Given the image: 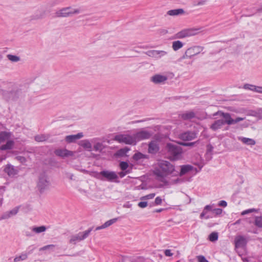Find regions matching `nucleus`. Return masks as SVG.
<instances>
[{"label":"nucleus","instance_id":"f257e3e1","mask_svg":"<svg viewBox=\"0 0 262 262\" xmlns=\"http://www.w3.org/2000/svg\"><path fill=\"white\" fill-rule=\"evenodd\" d=\"M159 167L154 171V174L159 181L166 183L165 178L174 170V166L169 162L161 160L158 162Z\"/></svg>","mask_w":262,"mask_h":262},{"label":"nucleus","instance_id":"f03ea898","mask_svg":"<svg viewBox=\"0 0 262 262\" xmlns=\"http://www.w3.org/2000/svg\"><path fill=\"white\" fill-rule=\"evenodd\" d=\"M93 176L97 179L102 181L118 182V176L114 171L104 170L100 172H94Z\"/></svg>","mask_w":262,"mask_h":262},{"label":"nucleus","instance_id":"7ed1b4c3","mask_svg":"<svg viewBox=\"0 0 262 262\" xmlns=\"http://www.w3.org/2000/svg\"><path fill=\"white\" fill-rule=\"evenodd\" d=\"M82 12L81 8L69 6L63 7L55 12V16L57 17H70L78 15Z\"/></svg>","mask_w":262,"mask_h":262},{"label":"nucleus","instance_id":"20e7f679","mask_svg":"<svg viewBox=\"0 0 262 262\" xmlns=\"http://www.w3.org/2000/svg\"><path fill=\"white\" fill-rule=\"evenodd\" d=\"M166 149L169 159L172 161L178 160L181 158L182 149L180 145L174 143H168L166 144Z\"/></svg>","mask_w":262,"mask_h":262},{"label":"nucleus","instance_id":"39448f33","mask_svg":"<svg viewBox=\"0 0 262 262\" xmlns=\"http://www.w3.org/2000/svg\"><path fill=\"white\" fill-rule=\"evenodd\" d=\"M51 185V182L49 177L45 173L40 174L38 177L37 183L38 190L42 193L48 189Z\"/></svg>","mask_w":262,"mask_h":262},{"label":"nucleus","instance_id":"423d86ee","mask_svg":"<svg viewBox=\"0 0 262 262\" xmlns=\"http://www.w3.org/2000/svg\"><path fill=\"white\" fill-rule=\"evenodd\" d=\"M113 140L120 143H124L128 145L136 144L134 135L118 134L114 137Z\"/></svg>","mask_w":262,"mask_h":262},{"label":"nucleus","instance_id":"0eeeda50","mask_svg":"<svg viewBox=\"0 0 262 262\" xmlns=\"http://www.w3.org/2000/svg\"><path fill=\"white\" fill-rule=\"evenodd\" d=\"M91 230V229H88L84 232H79L76 234L72 235L69 241L70 243L75 245L77 242L84 239L89 236Z\"/></svg>","mask_w":262,"mask_h":262},{"label":"nucleus","instance_id":"6e6552de","mask_svg":"<svg viewBox=\"0 0 262 262\" xmlns=\"http://www.w3.org/2000/svg\"><path fill=\"white\" fill-rule=\"evenodd\" d=\"M196 34V30L193 28L185 29L181 30V31L177 33L174 35V38L182 39L191 36L195 35Z\"/></svg>","mask_w":262,"mask_h":262},{"label":"nucleus","instance_id":"1a4fd4ad","mask_svg":"<svg viewBox=\"0 0 262 262\" xmlns=\"http://www.w3.org/2000/svg\"><path fill=\"white\" fill-rule=\"evenodd\" d=\"M151 136V132L145 129H142L134 134L135 143L136 144L137 142L139 141L148 139Z\"/></svg>","mask_w":262,"mask_h":262},{"label":"nucleus","instance_id":"9d476101","mask_svg":"<svg viewBox=\"0 0 262 262\" xmlns=\"http://www.w3.org/2000/svg\"><path fill=\"white\" fill-rule=\"evenodd\" d=\"M54 153L58 157L65 158L74 156L76 152L69 150L66 148H58L54 151Z\"/></svg>","mask_w":262,"mask_h":262},{"label":"nucleus","instance_id":"9b49d317","mask_svg":"<svg viewBox=\"0 0 262 262\" xmlns=\"http://www.w3.org/2000/svg\"><path fill=\"white\" fill-rule=\"evenodd\" d=\"M216 115H219L221 117H222L224 119V124H227L228 125H232L233 124V119H232L231 117V115L229 113H223L221 111H218L215 113L213 114V116H215Z\"/></svg>","mask_w":262,"mask_h":262},{"label":"nucleus","instance_id":"f8f14e48","mask_svg":"<svg viewBox=\"0 0 262 262\" xmlns=\"http://www.w3.org/2000/svg\"><path fill=\"white\" fill-rule=\"evenodd\" d=\"M147 55L155 59H159L165 56L167 54V52L165 51L159 50H150L146 52Z\"/></svg>","mask_w":262,"mask_h":262},{"label":"nucleus","instance_id":"ddd939ff","mask_svg":"<svg viewBox=\"0 0 262 262\" xmlns=\"http://www.w3.org/2000/svg\"><path fill=\"white\" fill-rule=\"evenodd\" d=\"M247 243V239L242 235L236 236L235 238L234 244L235 249L244 248Z\"/></svg>","mask_w":262,"mask_h":262},{"label":"nucleus","instance_id":"4468645a","mask_svg":"<svg viewBox=\"0 0 262 262\" xmlns=\"http://www.w3.org/2000/svg\"><path fill=\"white\" fill-rule=\"evenodd\" d=\"M19 92L17 90L5 91L3 96L7 100H14L18 97Z\"/></svg>","mask_w":262,"mask_h":262},{"label":"nucleus","instance_id":"2eb2a0df","mask_svg":"<svg viewBox=\"0 0 262 262\" xmlns=\"http://www.w3.org/2000/svg\"><path fill=\"white\" fill-rule=\"evenodd\" d=\"M4 171L9 177H12L18 173L19 169L17 167L9 164L5 167Z\"/></svg>","mask_w":262,"mask_h":262},{"label":"nucleus","instance_id":"dca6fc26","mask_svg":"<svg viewBox=\"0 0 262 262\" xmlns=\"http://www.w3.org/2000/svg\"><path fill=\"white\" fill-rule=\"evenodd\" d=\"M168 79L166 76L156 74L151 77V81L155 84H164Z\"/></svg>","mask_w":262,"mask_h":262},{"label":"nucleus","instance_id":"f3484780","mask_svg":"<svg viewBox=\"0 0 262 262\" xmlns=\"http://www.w3.org/2000/svg\"><path fill=\"white\" fill-rule=\"evenodd\" d=\"M212 210V205H206L202 212L200 214V218L201 219H208L211 217H213V215H211L210 213H209V212H211Z\"/></svg>","mask_w":262,"mask_h":262},{"label":"nucleus","instance_id":"a211bd4d","mask_svg":"<svg viewBox=\"0 0 262 262\" xmlns=\"http://www.w3.org/2000/svg\"><path fill=\"white\" fill-rule=\"evenodd\" d=\"M19 208V207H16L10 211L5 212L0 217V220L8 219L15 215L18 213Z\"/></svg>","mask_w":262,"mask_h":262},{"label":"nucleus","instance_id":"6ab92c4d","mask_svg":"<svg viewBox=\"0 0 262 262\" xmlns=\"http://www.w3.org/2000/svg\"><path fill=\"white\" fill-rule=\"evenodd\" d=\"M91 142L94 143L93 148L96 151L101 152L105 147L103 143L99 141V138H93Z\"/></svg>","mask_w":262,"mask_h":262},{"label":"nucleus","instance_id":"aec40b11","mask_svg":"<svg viewBox=\"0 0 262 262\" xmlns=\"http://www.w3.org/2000/svg\"><path fill=\"white\" fill-rule=\"evenodd\" d=\"M195 114L194 112L186 111L179 114V117L184 120H189L195 117Z\"/></svg>","mask_w":262,"mask_h":262},{"label":"nucleus","instance_id":"412c9836","mask_svg":"<svg viewBox=\"0 0 262 262\" xmlns=\"http://www.w3.org/2000/svg\"><path fill=\"white\" fill-rule=\"evenodd\" d=\"M159 150L158 143L157 141H151L148 144V152L150 154H156Z\"/></svg>","mask_w":262,"mask_h":262},{"label":"nucleus","instance_id":"4be33fe9","mask_svg":"<svg viewBox=\"0 0 262 262\" xmlns=\"http://www.w3.org/2000/svg\"><path fill=\"white\" fill-rule=\"evenodd\" d=\"M83 137V134L82 133H79L76 135H71L67 136L65 138V140L68 143H72L76 141L77 140H78L79 139H81Z\"/></svg>","mask_w":262,"mask_h":262},{"label":"nucleus","instance_id":"5701e85b","mask_svg":"<svg viewBox=\"0 0 262 262\" xmlns=\"http://www.w3.org/2000/svg\"><path fill=\"white\" fill-rule=\"evenodd\" d=\"M185 13L184 10L182 8L170 10L166 13L167 15L171 16H177L184 14Z\"/></svg>","mask_w":262,"mask_h":262},{"label":"nucleus","instance_id":"b1692460","mask_svg":"<svg viewBox=\"0 0 262 262\" xmlns=\"http://www.w3.org/2000/svg\"><path fill=\"white\" fill-rule=\"evenodd\" d=\"M224 125L223 119H219L214 122L210 126V128L214 131L222 127Z\"/></svg>","mask_w":262,"mask_h":262},{"label":"nucleus","instance_id":"393cba45","mask_svg":"<svg viewBox=\"0 0 262 262\" xmlns=\"http://www.w3.org/2000/svg\"><path fill=\"white\" fill-rule=\"evenodd\" d=\"M195 136V134L192 132H185L181 134L180 135V138L183 140H191L193 138H194Z\"/></svg>","mask_w":262,"mask_h":262},{"label":"nucleus","instance_id":"a878e982","mask_svg":"<svg viewBox=\"0 0 262 262\" xmlns=\"http://www.w3.org/2000/svg\"><path fill=\"white\" fill-rule=\"evenodd\" d=\"M244 88L262 94V86H257L251 84H246L244 85Z\"/></svg>","mask_w":262,"mask_h":262},{"label":"nucleus","instance_id":"bb28decb","mask_svg":"<svg viewBox=\"0 0 262 262\" xmlns=\"http://www.w3.org/2000/svg\"><path fill=\"white\" fill-rule=\"evenodd\" d=\"M238 139L242 141L243 143L248 145H254L256 143L254 139L251 138L239 137Z\"/></svg>","mask_w":262,"mask_h":262},{"label":"nucleus","instance_id":"cd10ccee","mask_svg":"<svg viewBox=\"0 0 262 262\" xmlns=\"http://www.w3.org/2000/svg\"><path fill=\"white\" fill-rule=\"evenodd\" d=\"M79 145L83 147L84 148L87 149L88 151H91L92 149V146L91 142L88 140H81Z\"/></svg>","mask_w":262,"mask_h":262},{"label":"nucleus","instance_id":"c85d7f7f","mask_svg":"<svg viewBox=\"0 0 262 262\" xmlns=\"http://www.w3.org/2000/svg\"><path fill=\"white\" fill-rule=\"evenodd\" d=\"M117 221V218L111 219L109 221H106L104 224H103L102 225L98 226L96 228V230H98L100 229H102L105 228H107L109 227L110 226L112 225L114 223H116Z\"/></svg>","mask_w":262,"mask_h":262},{"label":"nucleus","instance_id":"c756f323","mask_svg":"<svg viewBox=\"0 0 262 262\" xmlns=\"http://www.w3.org/2000/svg\"><path fill=\"white\" fill-rule=\"evenodd\" d=\"M11 134L7 132H1L0 133V144L9 140L11 137Z\"/></svg>","mask_w":262,"mask_h":262},{"label":"nucleus","instance_id":"7c9ffc66","mask_svg":"<svg viewBox=\"0 0 262 262\" xmlns=\"http://www.w3.org/2000/svg\"><path fill=\"white\" fill-rule=\"evenodd\" d=\"M7 141L5 144H4L0 147L1 150H4L11 149L13 148L14 143V141L9 139Z\"/></svg>","mask_w":262,"mask_h":262},{"label":"nucleus","instance_id":"2f4dec72","mask_svg":"<svg viewBox=\"0 0 262 262\" xmlns=\"http://www.w3.org/2000/svg\"><path fill=\"white\" fill-rule=\"evenodd\" d=\"M195 54V48H190L186 51L185 55L183 56V58H191Z\"/></svg>","mask_w":262,"mask_h":262},{"label":"nucleus","instance_id":"473e14b6","mask_svg":"<svg viewBox=\"0 0 262 262\" xmlns=\"http://www.w3.org/2000/svg\"><path fill=\"white\" fill-rule=\"evenodd\" d=\"M192 169V166L189 165H183L181 166L180 175L183 176L190 171Z\"/></svg>","mask_w":262,"mask_h":262},{"label":"nucleus","instance_id":"72a5a7b5","mask_svg":"<svg viewBox=\"0 0 262 262\" xmlns=\"http://www.w3.org/2000/svg\"><path fill=\"white\" fill-rule=\"evenodd\" d=\"M183 47V43L180 40L174 41L172 43V49L176 51Z\"/></svg>","mask_w":262,"mask_h":262},{"label":"nucleus","instance_id":"f704fd0d","mask_svg":"<svg viewBox=\"0 0 262 262\" xmlns=\"http://www.w3.org/2000/svg\"><path fill=\"white\" fill-rule=\"evenodd\" d=\"M31 230L37 234L45 232L47 228L45 226L39 227H32L30 228Z\"/></svg>","mask_w":262,"mask_h":262},{"label":"nucleus","instance_id":"c9c22d12","mask_svg":"<svg viewBox=\"0 0 262 262\" xmlns=\"http://www.w3.org/2000/svg\"><path fill=\"white\" fill-rule=\"evenodd\" d=\"M219 233L217 232H212L208 236V239L211 242L214 243L218 240Z\"/></svg>","mask_w":262,"mask_h":262},{"label":"nucleus","instance_id":"e433bc0d","mask_svg":"<svg viewBox=\"0 0 262 262\" xmlns=\"http://www.w3.org/2000/svg\"><path fill=\"white\" fill-rule=\"evenodd\" d=\"M7 57L10 61L13 62H17L20 60L19 56L12 54H8L7 55Z\"/></svg>","mask_w":262,"mask_h":262},{"label":"nucleus","instance_id":"4c0bfd02","mask_svg":"<svg viewBox=\"0 0 262 262\" xmlns=\"http://www.w3.org/2000/svg\"><path fill=\"white\" fill-rule=\"evenodd\" d=\"M28 255L27 253H21L19 256H16L14 259V262H18L21 260H25L27 258Z\"/></svg>","mask_w":262,"mask_h":262},{"label":"nucleus","instance_id":"58836bf2","mask_svg":"<svg viewBox=\"0 0 262 262\" xmlns=\"http://www.w3.org/2000/svg\"><path fill=\"white\" fill-rule=\"evenodd\" d=\"M254 224L259 228H262V216H255Z\"/></svg>","mask_w":262,"mask_h":262},{"label":"nucleus","instance_id":"ea45409f","mask_svg":"<svg viewBox=\"0 0 262 262\" xmlns=\"http://www.w3.org/2000/svg\"><path fill=\"white\" fill-rule=\"evenodd\" d=\"M48 137L45 135H39L35 137V140L37 142H43L47 140Z\"/></svg>","mask_w":262,"mask_h":262},{"label":"nucleus","instance_id":"a19ab883","mask_svg":"<svg viewBox=\"0 0 262 262\" xmlns=\"http://www.w3.org/2000/svg\"><path fill=\"white\" fill-rule=\"evenodd\" d=\"M146 157V156L145 155L139 152L134 154L133 156V159L136 161H138L142 159H144Z\"/></svg>","mask_w":262,"mask_h":262},{"label":"nucleus","instance_id":"79ce46f5","mask_svg":"<svg viewBox=\"0 0 262 262\" xmlns=\"http://www.w3.org/2000/svg\"><path fill=\"white\" fill-rule=\"evenodd\" d=\"M222 212H223L222 209H221V208L213 209V206H212L211 212L212 214H214V216L221 214Z\"/></svg>","mask_w":262,"mask_h":262},{"label":"nucleus","instance_id":"37998d69","mask_svg":"<svg viewBox=\"0 0 262 262\" xmlns=\"http://www.w3.org/2000/svg\"><path fill=\"white\" fill-rule=\"evenodd\" d=\"M15 159L23 164H25L27 159L25 157L21 156H16Z\"/></svg>","mask_w":262,"mask_h":262},{"label":"nucleus","instance_id":"c03bdc74","mask_svg":"<svg viewBox=\"0 0 262 262\" xmlns=\"http://www.w3.org/2000/svg\"><path fill=\"white\" fill-rule=\"evenodd\" d=\"M156 195L155 193H150L146 195L143 196L140 198L141 200H146L153 199Z\"/></svg>","mask_w":262,"mask_h":262},{"label":"nucleus","instance_id":"a18cd8bd","mask_svg":"<svg viewBox=\"0 0 262 262\" xmlns=\"http://www.w3.org/2000/svg\"><path fill=\"white\" fill-rule=\"evenodd\" d=\"M120 167L122 170H125L128 167V164L126 162H121L119 164Z\"/></svg>","mask_w":262,"mask_h":262},{"label":"nucleus","instance_id":"49530a36","mask_svg":"<svg viewBox=\"0 0 262 262\" xmlns=\"http://www.w3.org/2000/svg\"><path fill=\"white\" fill-rule=\"evenodd\" d=\"M257 210L254 208H252V209H247V210H244L243 211L241 214L242 215H245L247 214H248V213H252V212H257Z\"/></svg>","mask_w":262,"mask_h":262},{"label":"nucleus","instance_id":"de8ad7c7","mask_svg":"<svg viewBox=\"0 0 262 262\" xmlns=\"http://www.w3.org/2000/svg\"><path fill=\"white\" fill-rule=\"evenodd\" d=\"M54 245H49L45 246L44 247H42L39 249V251H43V250H46L51 249L52 248L54 247Z\"/></svg>","mask_w":262,"mask_h":262},{"label":"nucleus","instance_id":"09e8293b","mask_svg":"<svg viewBox=\"0 0 262 262\" xmlns=\"http://www.w3.org/2000/svg\"><path fill=\"white\" fill-rule=\"evenodd\" d=\"M198 261L199 262H209L208 260L202 255L198 256Z\"/></svg>","mask_w":262,"mask_h":262},{"label":"nucleus","instance_id":"8fccbe9b","mask_svg":"<svg viewBox=\"0 0 262 262\" xmlns=\"http://www.w3.org/2000/svg\"><path fill=\"white\" fill-rule=\"evenodd\" d=\"M129 149L127 147H125L124 148H122L119 150V154L122 155L123 154H125L127 152L129 151Z\"/></svg>","mask_w":262,"mask_h":262},{"label":"nucleus","instance_id":"3c124183","mask_svg":"<svg viewBox=\"0 0 262 262\" xmlns=\"http://www.w3.org/2000/svg\"><path fill=\"white\" fill-rule=\"evenodd\" d=\"M138 206L141 208H145L147 206V202H140L138 204Z\"/></svg>","mask_w":262,"mask_h":262},{"label":"nucleus","instance_id":"603ef678","mask_svg":"<svg viewBox=\"0 0 262 262\" xmlns=\"http://www.w3.org/2000/svg\"><path fill=\"white\" fill-rule=\"evenodd\" d=\"M164 254L166 256H171L173 255V253L171 252V250L166 249L164 251Z\"/></svg>","mask_w":262,"mask_h":262},{"label":"nucleus","instance_id":"864d4df0","mask_svg":"<svg viewBox=\"0 0 262 262\" xmlns=\"http://www.w3.org/2000/svg\"><path fill=\"white\" fill-rule=\"evenodd\" d=\"M162 200L159 196H158L155 199V203L156 205H160L162 203Z\"/></svg>","mask_w":262,"mask_h":262},{"label":"nucleus","instance_id":"5fc2aeb1","mask_svg":"<svg viewBox=\"0 0 262 262\" xmlns=\"http://www.w3.org/2000/svg\"><path fill=\"white\" fill-rule=\"evenodd\" d=\"M244 119H245V118L237 117L236 119H233V124H236V123L239 122V121H243Z\"/></svg>","mask_w":262,"mask_h":262},{"label":"nucleus","instance_id":"6e6d98bb","mask_svg":"<svg viewBox=\"0 0 262 262\" xmlns=\"http://www.w3.org/2000/svg\"><path fill=\"white\" fill-rule=\"evenodd\" d=\"M219 205L220 206H222V207H225L227 206V202L225 201H221L219 203Z\"/></svg>","mask_w":262,"mask_h":262},{"label":"nucleus","instance_id":"4d7b16f0","mask_svg":"<svg viewBox=\"0 0 262 262\" xmlns=\"http://www.w3.org/2000/svg\"><path fill=\"white\" fill-rule=\"evenodd\" d=\"M179 144L182 145L183 146H192L194 144V142H189V143H185V142H180L179 143Z\"/></svg>","mask_w":262,"mask_h":262},{"label":"nucleus","instance_id":"13d9d810","mask_svg":"<svg viewBox=\"0 0 262 262\" xmlns=\"http://www.w3.org/2000/svg\"><path fill=\"white\" fill-rule=\"evenodd\" d=\"M127 171H125V172H120L119 173V174L120 176V177L121 178H123L124 177L127 173Z\"/></svg>","mask_w":262,"mask_h":262},{"label":"nucleus","instance_id":"bf43d9fd","mask_svg":"<svg viewBox=\"0 0 262 262\" xmlns=\"http://www.w3.org/2000/svg\"><path fill=\"white\" fill-rule=\"evenodd\" d=\"M25 234H26V235L27 236H29V237L33 236L32 233L31 232H30V231H26L25 232Z\"/></svg>","mask_w":262,"mask_h":262},{"label":"nucleus","instance_id":"052dcab7","mask_svg":"<svg viewBox=\"0 0 262 262\" xmlns=\"http://www.w3.org/2000/svg\"><path fill=\"white\" fill-rule=\"evenodd\" d=\"M205 3H206V1H201L198 2V6L203 5Z\"/></svg>","mask_w":262,"mask_h":262},{"label":"nucleus","instance_id":"680f3d73","mask_svg":"<svg viewBox=\"0 0 262 262\" xmlns=\"http://www.w3.org/2000/svg\"><path fill=\"white\" fill-rule=\"evenodd\" d=\"M203 50V48L202 47H198V54L202 52Z\"/></svg>","mask_w":262,"mask_h":262},{"label":"nucleus","instance_id":"e2e57ef3","mask_svg":"<svg viewBox=\"0 0 262 262\" xmlns=\"http://www.w3.org/2000/svg\"><path fill=\"white\" fill-rule=\"evenodd\" d=\"M242 259L244 262H249V259L247 257H242Z\"/></svg>","mask_w":262,"mask_h":262},{"label":"nucleus","instance_id":"0e129e2a","mask_svg":"<svg viewBox=\"0 0 262 262\" xmlns=\"http://www.w3.org/2000/svg\"><path fill=\"white\" fill-rule=\"evenodd\" d=\"M197 31H198V34L200 33L203 31V30L200 28H198Z\"/></svg>","mask_w":262,"mask_h":262},{"label":"nucleus","instance_id":"69168bd1","mask_svg":"<svg viewBox=\"0 0 262 262\" xmlns=\"http://www.w3.org/2000/svg\"><path fill=\"white\" fill-rule=\"evenodd\" d=\"M212 149V147L211 146H208V151L211 152Z\"/></svg>","mask_w":262,"mask_h":262},{"label":"nucleus","instance_id":"338daca9","mask_svg":"<svg viewBox=\"0 0 262 262\" xmlns=\"http://www.w3.org/2000/svg\"><path fill=\"white\" fill-rule=\"evenodd\" d=\"M73 174H70V176L69 178H70L71 180H72V179H73Z\"/></svg>","mask_w":262,"mask_h":262},{"label":"nucleus","instance_id":"774afa93","mask_svg":"<svg viewBox=\"0 0 262 262\" xmlns=\"http://www.w3.org/2000/svg\"><path fill=\"white\" fill-rule=\"evenodd\" d=\"M202 167H203V165L200 166L198 164V167H199L200 168V169H201Z\"/></svg>","mask_w":262,"mask_h":262}]
</instances>
